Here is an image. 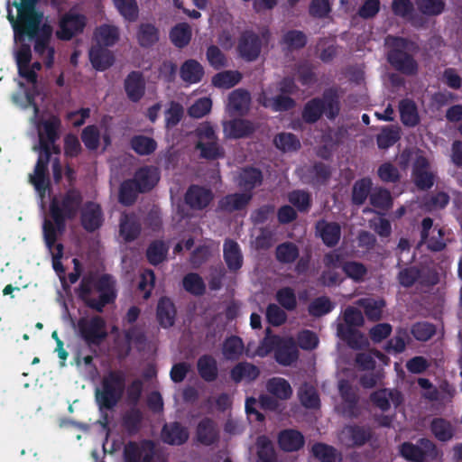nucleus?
<instances>
[{
    "mask_svg": "<svg viewBox=\"0 0 462 462\" xmlns=\"http://www.w3.org/2000/svg\"><path fill=\"white\" fill-rule=\"evenodd\" d=\"M387 61L397 71L406 76L418 73L419 64L413 57L419 47L416 42L400 36H387Z\"/></svg>",
    "mask_w": 462,
    "mask_h": 462,
    "instance_id": "obj_4",
    "label": "nucleus"
},
{
    "mask_svg": "<svg viewBox=\"0 0 462 462\" xmlns=\"http://www.w3.org/2000/svg\"><path fill=\"white\" fill-rule=\"evenodd\" d=\"M161 437L166 444L180 446L188 440L189 431L180 422L174 421L163 425Z\"/></svg>",
    "mask_w": 462,
    "mask_h": 462,
    "instance_id": "obj_18",
    "label": "nucleus"
},
{
    "mask_svg": "<svg viewBox=\"0 0 462 462\" xmlns=\"http://www.w3.org/2000/svg\"><path fill=\"white\" fill-rule=\"evenodd\" d=\"M86 25L87 17L84 14L69 10L60 17L55 35L60 41L69 42L82 33Z\"/></svg>",
    "mask_w": 462,
    "mask_h": 462,
    "instance_id": "obj_10",
    "label": "nucleus"
},
{
    "mask_svg": "<svg viewBox=\"0 0 462 462\" xmlns=\"http://www.w3.org/2000/svg\"><path fill=\"white\" fill-rule=\"evenodd\" d=\"M200 377L206 382H214L217 378L218 369L216 359L210 355L201 356L197 362Z\"/></svg>",
    "mask_w": 462,
    "mask_h": 462,
    "instance_id": "obj_31",
    "label": "nucleus"
},
{
    "mask_svg": "<svg viewBox=\"0 0 462 462\" xmlns=\"http://www.w3.org/2000/svg\"><path fill=\"white\" fill-rule=\"evenodd\" d=\"M244 342L238 336L227 337L223 342L222 354L226 360H239L244 353Z\"/></svg>",
    "mask_w": 462,
    "mask_h": 462,
    "instance_id": "obj_36",
    "label": "nucleus"
},
{
    "mask_svg": "<svg viewBox=\"0 0 462 462\" xmlns=\"http://www.w3.org/2000/svg\"><path fill=\"white\" fill-rule=\"evenodd\" d=\"M60 127L61 121L57 116H51L42 121L39 129V144H42V140L48 145L56 143L60 139Z\"/></svg>",
    "mask_w": 462,
    "mask_h": 462,
    "instance_id": "obj_24",
    "label": "nucleus"
},
{
    "mask_svg": "<svg viewBox=\"0 0 462 462\" xmlns=\"http://www.w3.org/2000/svg\"><path fill=\"white\" fill-rule=\"evenodd\" d=\"M340 95L335 87L326 88L322 96L313 97L307 101L301 112L304 123L312 125L317 123L323 115L328 119L335 120L340 113Z\"/></svg>",
    "mask_w": 462,
    "mask_h": 462,
    "instance_id": "obj_5",
    "label": "nucleus"
},
{
    "mask_svg": "<svg viewBox=\"0 0 462 462\" xmlns=\"http://www.w3.org/2000/svg\"><path fill=\"white\" fill-rule=\"evenodd\" d=\"M168 246L162 240L152 241L146 250V258L152 265L162 263L167 257Z\"/></svg>",
    "mask_w": 462,
    "mask_h": 462,
    "instance_id": "obj_50",
    "label": "nucleus"
},
{
    "mask_svg": "<svg viewBox=\"0 0 462 462\" xmlns=\"http://www.w3.org/2000/svg\"><path fill=\"white\" fill-rule=\"evenodd\" d=\"M253 198L252 193H232L224 196L217 204V210L233 213L245 209Z\"/></svg>",
    "mask_w": 462,
    "mask_h": 462,
    "instance_id": "obj_19",
    "label": "nucleus"
},
{
    "mask_svg": "<svg viewBox=\"0 0 462 462\" xmlns=\"http://www.w3.org/2000/svg\"><path fill=\"white\" fill-rule=\"evenodd\" d=\"M275 147L284 152H294L300 148V143L298 137L291 133H280L274 139Z\"/></svg>",
    "mask_w": 462,
    "mask_h": 462,
    "instance_id": "obj_57",
    "label": "nucleus"
},
{
    "mask_svg": "<svg viewBox=\"0 0 462 462\" xmlns=\"http://www.w3.org/2000/svg\"><path fill=\"white\" fill-rule=\"evenodd\" d=\"M80 213V223L87 232L93 233L102 226L104 215L99 204L88 201L81 207Z\"/></svg>",
    "mask_w": 462,
    "mask_h": 462,
    "instance_id": "obj_12",
    "label": "nucleus"
},
{
    "mask_svg": "<svg viewBox=\"0 0 462 462\" xmlns=\"http://www.w3.org/2000/svg\"><path fill=\"white\" fill-rule=\"evenodd\" d=\"M182 286L186 291L195 296H201L206 292V284L196 273H187L182 279Z\"/></svg>",
    "mask_w": 462,
    "mask_h": 462,
    "instance_id": "obj_52",
    "label": "nucleus"
},
{
    "mask_svg": "<svg viewBox=\"0 0 462 462\" xmlns=\"http://www.w3.org/2000/svg\"><path fill=\"white\" fill-rule=\"evenodd\" d=\"M95 37L100 46L111 47L119 40V30L115 25L102 24L96 29Z\"/></svg>",
    "mask_w": 462,
    "mask_h": 462,
    "instance_id": "obj_40",
    "label": "nucleus"
},
{
    "mask_svg": "<svg viewBox=\"0 0 462 462\" xmlns=\"http://www.w3.org/2000/svg\"><path fill=\"white\" fill-rule=\"evenodd\" d=\"M130 147L136 154L148 156L156 151L158 144L152 137L136 134L130 139Z\"/></svg>",
    "mask_w": 462,
    "mask_h": 462,
    "instance_id": "obj_33",
    "label": "nucleus"
},
{
    "mask_svg": "<svg viewBox=\"0 0 462 462\" xmlns=\"http://www.w3.org/2000/svg\"><path fill=\"white\" fill-rule=\"evenodd\" d=\"M119 14L128 22L138 18L139 7L136 0H113Z\"/></svg>",
    "mask_w": 462,
    "mask_h": 462,
    "instance_id": "obj_60",
    "label": "nucleus"
},
{
    "mask_svg": "<svg viewBox=\"0 0 462 462\" xmlns=\"http://www.w3.org/2000/svg\"><path fill=\"white\" fill-rule=\"evenodd\" d=\"M356 305L364 310L365 315L370 321H378L382 318L385 301L374 298H361L356 301Z\"/></svg>",
    "mask_w": 462,
    "mask_h": 462,
    "instance_id": "obj_32",
    "label": "nucleus"
},
{
    "mask_svg": "<svg viewBox=\"0 0 462 462\" xmlns=\"http://www.w3.org/2000/svg\"><path fill=\"white\" fill-rule=\"evenodd\" d=\"M268 393L280 400H287L292 394V389L287 380L282 377H273L266 383Z\"/></svg>",
    "mask_w": 462,
    "mask_h": 462,
    "instance_id": "obj_38",
    "label": "nucleus"
},
{
    "mask_svg": "<svg viewBox=\"0 0 462 462\" xmlns=\"http://www.w3.org/2000/svg\"><path fill=\"white\" fill-rule=\"evenodd\" d=\"M124 88L128 99L134 103L139 102L145 94V80L141 71H131L124 81Z\"/></svg>",
    "mask_w": 462,
    "mask_h": 462,
    "instance_id": "obj_15",
    "label": "nucleus"
},
{
    "mask_svg": "<svg viewBox=\"0 0 462 462\" xmlns=\"http://www.w3.org/2000/svg\"><path fill=\"white\" fill-rule=\"evenodd\" d=\"M89 60L96 70L104 71L115 62L113 53L103 46H93L89 51Z\"/></svg>",
    "mask_w": 462,
    "mask_h": 462,
    "instance_id": "obj_27",
    "label": "nucleus"
},
{
    "mask_svg": "<svg viewBox=\"0 0 462 462\" xmlns=\"http://www.w3.org/2000/svg\"><path fill=\"white\" fill-rule=\"evenodd\" d=\"M214 199L210 189L191 184L184 194V201L193 210H203L209 206Z\"/></svg>",
    "mask_w": 462,
    "mask_h": 462,
    "instance_id": "obj_11",
    "label": "nucleus"
},
{
    "mask_svg": "<svg viewBox=\"0 0 462 462\" xmlns=\"http://www.w3.org/2000/svg\"><path fill=\"white\" fill-rule=\"evenodd\" d=\"M20 3H22V0L13 3L17 11L16 16H14L10 11H8L7 14V19L14 31V42L20 43L14 51V58L18 75L28 83L36 84L38 74L27 70V67L32 59V46L26 43L25 41L29 40L32 42L34 54L43 61L47 69H51L54 66L56 55L53 40L54 28L50 23L43 21L44 13L37 8V5L34 6V12L42 13V16L36 23H28L25 18L22 17L19 13Z\"/></svg>",
    "mask_w": 462,
    "mask_h": 462,
    "instance_id": "obj_1",
    "label": "nucleus"
},
{
    "mask_svg": "<svg viewBox=\"0 0 462 462\" xmlns=\"http://www.w3.org/2000/svg\"><path fill=\"white\" fill-rule=\"evenodd\" d=\"M77 330L79 337L88 347L99 346L108 336L106 321L98 315L79 318Z\"/></svg>",
    "mask_w": 462,
    "mask_h": 462,
    "instance_id": "obj_7",
    "label": "nucleus"
},
{
    "mask_svg": "<svg viewBox=\"0 0 462 462\" xmlns=\"http://www.w3.org/2000/svg\"><path fill=\"white\" fill-rule=\"evenodd\" d=\"M125 377L121 371H110L101 381V388L96 391V401L100 410H113L123 397Z\"/></svg>",
    "mask_w": 462,
    "mask_h": 462,
    "instance_id": "obj_6",
    "label": "nucleus"
},
{
    "mask_svg": "<svg viewBox=\"0 0 462 462\" xmlns=\"http://www.w3.org/2000/svg\"><path fill=\"white\" fill-rule=\"evenodd\" d=\"M263 106L271 107L274 112H284L292 109L296 106V102L292 97L281 94L272 98H266L263 102Z\"/></svg>",
    "mask_w": 462,
    "mask_h": 462,
    "instance_id": "obj_58",
    "label": "nucleus"
},
{
    "mask_svg": "<svg viewBox=\"0 0 462 462\" xmlns=\"http://www.w3.org/2000/svg\"><path fill=\"white\" fill-rule=\"evenodd\" d=\"M31 182L35 189L43 196L50 187V180L48 178V166L36 162L34 167V174L31 176Z\"/></svg>",
    "mask_w": 462,
    "mask_h": 462,
    "instance_id": "obj_54",
    "label": "nucleus"
},
{
    "mask_svg": "<svg viewBox=\"0 0 462 462\" xmlns=\"http://www.w3.org/2000/svg\"><path fill=\"white\" fill-rule=\"evenodd\" d=\"M270 38L271 32L268 28H263L260 34L253 30L244 31L237 43L239 56L248 62L256 60L261 54L263 44L268 43Z\"/></svg>",
    "mask_w": 462,
    "mask_h": 462,
    "instance_id": "obj_8",
    "label": "nucleus"
},
{
    "mask_svg": "<svg viewBox=\"0 0 462 462\" xmlns=\"http://www.w3.org/2000/svg\"><path fill=\"white\" fill-rule=\"evenodd\" d=\"M206 58L208 64L216 70H219L228 66L226 54L217 45H210L206 51Z\"/></svg>",
    "mask_w": 462,
    "mask_h": 462,
    "instance_id": "obj_63",
    "label": "nucleus"
},
{
    "mask_svg": "<svg viewBox=\"0 0 462 462\" xmlns=\"http://www.w3.org/2000/svg\"><path fill=\"white\" fill-rule=\"evenodd\" d=\"M242 74L237 70H225L212 78L213 86L219 88H231L240 82Z\"/></svg>",
    "mask_w": 462,
    "mask_h": 462,
    "instance_id": "obj_48",
    "label": "nucleus"
},
{
    "mask_svg": "<svg viewBox=\"0 0 462 462\" xmlns=\"http://www.w3.org/2000/svg\"><path fill=\"white\" fill-rule=\"evenodd\" d=\"M400 118L408 127H414L420 123V116L415 102L411 99H402L399 104Z\"/></svg>",
    "mask_w": 462,
    "mask_h": 462,
    "instance_id": "obj_34",
    "label": "nucleus"
},
{
    "mask_svg": "<svg viewBox=\"0 0 462 462\" xmlns=\"http://www.w3.org/2000/svg\"><path fill=\"white\" fill-rule=\"evenodd\" d=\"M138 186L141 193L152 190L159 181L157 170L152 166H143L139 168L132 179Z\"/></svg>",
    "mask_w": 462,
    "mask_h": 462,
    "instance_id": "obj_23",
    "label": "nucleus"
},
{
    "mask_svg": "<svg viewBox=\"0 0 462 462\" xmlns=\"http://www.w3.org/2000/svg\"><path fill=\"white\" fill-rule=\"evenodd\" d=\"M288 200L301 213L308 212L312 204L310 194L302 189H295L290 192L288 194Z\"/></svg>",
    "mask_w": 462,
    "mask_h": 462,
    "instance_id": "obj_55",
    "label": "nucleus"
},
{
    "mask_svg": "<svg viewBox=\"0 0 462 462\" xmlns=\"http://www.w3.org/2000/svg\"><path fill=\"white\" fill-rule=\"evenodd\" d=\"M260 375L259 368L248 362H239L230 371V378L236 383H239L243 380L253 382Z\"/></svg>",
    "mask_w": 462,
    "mask_h": 462,
    "instance_id": "obj_29",
    "label": "nucleus"
},
{
    "mask_svg": "<svg viewBox=\"0 0 462 462\" xmlns=\"http://www.w3.org/2000/svg\"><path fill=\"white\" fill-rule=\"evenodd\" d=\"M79 298L91 310L103 312L116 299V280L108 273H88L82 277L77 290Z\"/></svg>",
    "mask_w": 462,
    "mask_h": 462,
    "instance_id": "obj_3",
    "label": "nucleus"
},
{
    "mask_svg": "<svg viewBox=\"0 0 462 462\" xmlns=\"http://www.w3.org/2000/svg\"><path fill=\"white\" fill-rule=\"evenodd\" d=\"M258 462H275L276 453L272 441L265 436L257 439Z\"/></svg>",
    "mask_w": 462,
    "mask_h": 462,
    "instance_id": "obj_59",
    "label": "nucleus"
},
{
    "mask_svg": "<svg viewBox=\"0 0 462 462\" xmlns=\"http://www.w3.org/2000/svg\"><path fill=\"white\" fill-rule=\"evenodd\" d=\"M274 357L277 363L282 365H291L299 357L295 342L291 337H282L275 352Z\"/></svg>",
    "mask_w": 462,
    "mask_h": 462,
    "instance_id": "obj_22",
    "label": "nucleus"
},
{
    "mask_svg": "<svg viewBox=\"0 0 462 462\" xmlns=\"http://www.w3.org/2000/svg\"><path fill=\"white\" fill-rule=\"evenodd\" d=\"M225 136L228 139H241L250 136L255 131L253 122L243 118H235L223 125Z\"/></svg>",
    "mask_w": 462,
    "mask_h": 462,
    "instance_id": "obj_16",
    "label": "nucleus"
},
{
    "mask_svg": "<svg viewBox=\"0 0 462 462\" xmlns=\"http://www.w3.org/2000/svg\"><path fill=\"white\" fill-rule=\"evenodd\" d=\"M334 304L329 298L320 296L314 299L308 307L309 314L319 318L332 311Z\"/></svg>",
    "mask_w": 462,
    "mask_h": 462,
    "instance_id": "obj_62",
    "label": "nucleus"
},
{
    "mask_svg": "<svg viewBox=\"0 0 462 462\" xmlns=\"http://www.w3.org/2000/svg\"><path fill=\"white\" fill-rule=\"evenodd\" d=\"M204 68L196 60L189 59L185 60L180 69V79L189 84H196L202 80L204 77Z\"/></svg>",
    "mask_w": 462,
    "mask_h": 462,
    "instance_id": "obj_28",
    "label": "nucleus"
},
{
    "mask_svg": "<svg viewBox=\"0 0 462 462\" xmlns=\"http://www.w3.org/2000/svg\"><path fill=\"white\" fill-rule=\"evenodd\" d=\"M141 233V224L134 216L124 215L120 220V235L125 242L134 241Z\"/></svg>",
    "mask_w": 462,
    "mask_h": 462,
    "instance_id": "obj_37",
    "label": "nucleus"
},
{
    "mask_svg": "<svg viewBox=\"0 0 462 462\" xmlns=\"http://www.w3.org/2000/svg\"><path fill=\"white\" fill-rule=\"evenodd\" d=\"M220 430L217 422L208 417L200 420L196 428V440L206 447L218 442Z\"/></svg>",
    "mask_w": 462,
    "mask_h": 462,
    "instance_id": "obj_14",
    "label": "nucleus"
},
{
    "mask_svg": "<svg viewBox=\"0 0 462 462\" xmlns=\"http://www.w3.org/2000/svg\"><path fill=\"white\" fill-rule=\"evenodd\" d=\"M400 455L411 462H424L426 458L436 460L439 450L433 441L426 438H420L417 444L405 441L400 445Z\"/></svg>",
    "mask_w": 462,
    "mask_h": 462,
    "instance_id": "obj_9",
    "label": "nucleus"
},
{
    "mask_svg": "<svg viewBox=\"0 0 462 462\" xmlns=\"http://www.w3.org/2000/svg\"><path fill=\"white\" fill-rule=\"evenodd\" d=\"M142 420V411L140 409L133 407L123 415L122 425L129 434L133 435L139 431Z\"/></svg>",
    "mask_w": 462,
    "mask_h": 462,
    "instance_id": "obj_51",
    "label": "nucleus"
},
{
    "mask_svg": "<svg viewBox=\"0 0 462 462\" xmlns=\"http://www.w3.org/2000/svg\"><path fill=\"white\" fill-rule=\"evenodd\" d=\"M372 180L369 178H362L356 180L352 188V203L356 206L363 205L370 195Z\"/></svg>",
    "mask_w": 462,
    "mask_h": 462,
    "instance_id": "obj_47",
    "label": "nucleus"
},
{
    "mask_svg": "<svg viewBox=\"0 0 462 462\" xmlns=\"http://www.w3.org/2000/svg\"><path fill=\"white\" fill-rule=\"evenodd\" d=\"M82 204L83 196L75 188L68 189L59 198L51 199L50 203L51 220L45 219L42 225V233L47 247L51 249L56 245L58 236L62 235L66 230V222L76 218Z\"/></svg>",
    "mask_w": 462,
    "mask_h": 462,
    "instance_id": "obj_2",
    "label": "nucleus"
},
{
    "mask_svg": "<svg viewBox=\"0 0 462 462\" xmlns=\"http://www.w3.org/2000/svg\"><path fill=\"white\" fill-rule=\"evenodd\" d=\"M249 102L250 94L244 89H236L228 97L229 109L240 115L247 111Z\"/></svg>",
    "mask_w": 462,
    "mask_h": 462,
    "instance_id": "obj_44",
    "label": "nucleus"
},
{
    "mask_svg": "<svg viewBox=\"0 0 462 462\" xmlns=\"http://www.w3.org/2000/svg\"><path fill=\"white\" fill-rule=\"evenodd\" d=\"M281 44L285 45L289 51L300 50L307 44V36L301 31L290 30L283 34Z\"/></svg>",
    "mask_w": 462,
    "mask_h": 462,
    "instance_id": "obj_53",
    "label": "nucleus"
},
{
    "mask_svg": "<svg viewBox=\"0 0 462 462\" xmlns=\"http://www.w3.org/2000/svg\"><path fill=\"white\" fill-rule=\"evenodd\" d=\"M170 39L176 47H186L191 40L190 26L186 23L176 24L170 32Z\"/></svg>",
    "mask_w": 462,
    "mask_h": 462,
    "instance_id": "obj_46",
    "label": "nucleus"
},
{
    "mask_svg": "<svg viewBox=\"0 0 462 462\" xmlns=\"http://www.w3.org/2000/svg\"><path fill=\"white\" fill-rule=\"evenodd\" d=\"M316 233L328 247L336 246L341 237V227L337 222H328L324 219L316 224Z\"/></svg>",
    "mask_w": 462,
    "mask_h": 462,
    "instance_id": "obj_20",
    "label": "nucleus"
},
{
    "mask_svg": "<svg viewBox=\"0 0 462 462\" xmlns=\"http://www.w3.org/2000/svg\"><path fill=\"white\" fill-rule=\"evenodd\" d=\"M263 181L262 171L253 166H247L240 172L238 184L245 191V193H252L255 188L263 184Z\"/></svg>",
    "mask_w": 462,
    "mask_h": 462,
    "instance_id": "obj_26",
    "label": "nucleus"
},
{
    "mask_svg": "<svg viewBox=\"0 0 462 462\" xmlns=\"http://www.w3.org/2000/svg\"><path fill=\"white\" fill-rule=\"evenodd\" d=\"M312 456L320 462H341L342 454L335 447L317 442L311 447Z\"/></svg>",
    "mask_w": 462,
    "mask_h": 462,
    "instance_id": "obj_30",
    "label": "nucleus"
},
{
    "mask_svg": "<svg viewBox=\"0 0 462 462\" xmlns=\"http://www.w3.org/2000/svg\"><path fill=\"white\" fill-rule=\"evenodd\" d=\"M430 428L434 437L439 441L447 442L454 436L453 426L448 420L443 418L433 419Z\"/></svg>",
    "mask_w": 462,
    "mask_h": 462,
    "instance_id": "obj_42",
    "label": "nucleus"
},
{
    "mask_svg": "<svg viewBox=\"0 0 462 462\" xmlns=\"http://www.w3.org/2000/svg\"><path fill=\"white\" fill-rule=\"evenodd\" d=\"M401 139V129L397 125H386L382 127L376 136L377 146L380 149H388Z\"/></svg>",
    "mask_w": 462,
    "mask_h": 462,
    "instance_id": "obj_41",
    "label": "nucleus"
},
{
    "mask_svg": "<svg viewBox=\"0 0 462 462\" xmlns=\"http://www.w3.org/2000/svg\"><path fill=\"white\" fill-rule=\"evenodd\" d=\"M278 444L283 451L294 452L303 448L305 439L302 433L298 430L287 429L279 433Z\"/></svg>",
    "mask_w": 462,
    "mask_h": 462,
    "instance_id": "obj_21",
    "label": "nucleus"
},
{
    "mask_svg": "<svg viewBox=\"0 0 462 462\" xmlns=\"http://www.w3.org/2000/svg\"><path fill=\"white\" fill-rule=\"evenodd\" d=\"M137 41L143 48L152 47L159 41L158 28L149 23H141L137 31Z\"/></svg>",
    "mask_w": 462,
    "mask_h": 462,
    "instance_id": "obj_39",
    "label": "nucleus"
},
{
    "mask_svg": "<svg viewBox=\"0 0 462 462\" xmlns=\"http://www.w3.org/2000/svg\"><path fill=\"white\" fill-rule=\"evenodd\" d=\"M223 258L231 273H237L243 266L244 257L238 243L226 239L223 245Z\"/></svg>",
    "mask_w": 462,
    "mask_h": 462,
    "instance_id": "obj_17",
    "label": "nucleus"
},
{
    "mask_svg": "<svg viewBox=\"0 0 462 462\" xmlns=\"http://www.w3.org/2000/svg\"><path fill=\"white\" fill-rule=\"evenodd\" d=\"M195 149L199 151V157L208 161H215L225 157V150L218 140L211 142L198 141Z\"/></svg>",
    "mask_w": 462,
    "mask_h": 462,
    "instance_id": "obj_35",
    "label": "nucleus"
},
{
    "mask_svg": "<svg viewBox=\"0 0 462 462\" xmlns=\"http://www.w3.org/2000/svg\"><path fill=\"white\" fill-rule=\"evenodd\" d=\"M337 335L341 337L342 340L346 342V344L351 348H361L363 335L356 329V328L339 324L337 326Z\"/></svg>",
    "mask_w": 462,
    "mask_h": 462,
    "instance_id": "obj_49",
    "label": "nucleus"
},
{
    "mask_svg": "<svg viewBox=\"0 0 462 462\" xmlns=\"http://www.w3.org/2000/svg\"><path fill=\"white\" fill-rule=\"evenodd\" d=\"M176 308L172 300L168 297H162L157 304L156 318L161 327L171 328L175 323Z\"/></svg>",
    "mask_w": 462,
    "mask_h": 462,
    "instance_id": "obj_25",
    "label": "nucleus"
},
{
    "mask_svg": "<svg viewBox=\"0 0 462 462\" xmlns=\"http://www.w3.org/2000/svg\"><path fill=\"white\" fill-rule=\"evenodd\" d=\"M139 191L138 186L132 179L124 180L119 188V202L124 206H132L135 203Z\"/></svg>",
    "mask_w": 462,
    "mask_h": 462,
    "instance_id": "obj_45",
    "label": "nucleus"
},
{
    "mask_svg": "<svg viewBox=\"0 0 462 462\" xmlns=\"http://www.w3.org/2000/svg\"><path fill=\"white\" fill-rule=\"evenodd\" d=\"M100 131L96 125H87L81 132V141L89 151H96L100 144Z\"/></svg>",
    "mask_w": 462,
    "mask_h": 462,
    "instance_id": "obj_61",
    "label": "nucleus"
},
{
    "mask_svg": "<svg viewBox=\"0 0 462 462\" xmlns=\"http://www.w3.org/2000/svg\"><path fill=\"white\" fill-rule=\"evenodd\" d=\"M410 341V335L406 328H398L396 334L384 346V350L388 353L395 354L402 353L405 350L406 344Z\"/></svg>",
    "mask_w": 462,
    "mask_h": 462,
    "instance_id": "obj_56",
    "label": "nucleus"
},
{
    "mask_svg": "<svg viewBox=\"0 0 462 462\" xmlns=\"http://www.w3.org/2000/svg\"><path fill=\"white\" fill-rule=\"evenodd\" d=\"M300 255L299 247L292 242H283L275 249L276 260L283 264L294 263Z\"/></svg>",
    "mask_w": 462,
    "mask_h": 462,
    "instance_id": "obj_43",
    "label": "nucleus"
},
{
    "mask_svg": "<svg viewBox=\"0 0 462 462\" xmlns=\"http://www.w3.org/2000/svg\"><path fill=\"white\" fill-rule=\"evenodd\" d=\"M275 299L278 303L286 310L292 311L297 307L295 291L291 287H282L276 292Z\"/></svg>",
    "mask_w": 462,
    "mask_h": 462,
    "instance_id": "obj_64",
    "label": "nucleus"
},
{
    "mask_svg": "<svg viewBox=\"0 0 462 462\" xmlns=\"http://www.w3.org/2000/svg\"><path fill=\"white\" fill-rule=\"evenodd\" d=\"M340 437L348 447H362L371 439L372 430L369 427L349 424L343 428Z\"/></svg>",
    "mask_w": 462,
    "mask_h": 462,
    "instance_id": "obj_13",
    "label": "nucleus"
}]
</instances>
